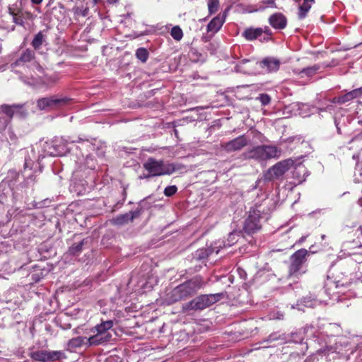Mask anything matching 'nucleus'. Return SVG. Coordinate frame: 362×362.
<instances>
[{
    "label": "nucleus",
    "instance_id": "nucleus-1",
    "mask_svg": "<svg viewBox=\"0 0 362 362\" xmlns=\"http://www.w3.org/2000/svg\"><path fill=\"white\" fill-rule=\"evenodd\" d=\"M204 281L201 276H196L178 285L168 293V301L174 303L185 300L194 296L203 286Z\"/></svg>",
    "mask_w": 362,
    "mask_h": 362
},
{
    "label": "nucleus",
    "instance_id": "nucleus-2",
    "mask_svg": "<svg viewBox=\"0 0 362 362\" xmlns=\"http://www.w3.org/2000/svg\"><path fill=\"white\" fill-rule=\"evenodd\" d=\"M281 151L273 145H259L245 151L242 156L245 159H252L257 162H264L272 158H279Z\"/></svg>",
    "mask_w": 362,
    "mask_h": 362
},
{
    "label": "nucleus",
    "instance_id": "nucleus-3",
    "mask_svg": "<svg viewBox=\"0 0 362 362\" xmlns=\"http://www.w3.org/2000/svg\"><path fill=\"white\" fill-rule=\"evenodd\" d=\"M223 296V293L200 295L184 304L182 308L185 311L203 310L221 300Z\"/></svg>",
    "mask_w": 362,
    "mask_h": 362
},
{
    "label": "nucleus",
    "instance_id": "nucleus-4",
    "mask_svg": "<svg viewBox=\"0 0 362 362\" xmlns=\"http://www.w3.org/2000/svg\"><path fill=\"white\" fill-rule=\"evenodd\" d=\"M295 162L291 158H288L278 162L257 180L255 187L259 186L262 182H267L281 177L294 165Z\"/></svg>",
    "mask_w": 362,
    "mask_h": 362
},
{
    "label": "nucleus",
    "instance_id": "nucleus-5",
    "mask_svg": "<svg viewBox=\"0 0 362 362\" xmlns=\"http://www.w3.org/2000/svg\"><path fill=\"white\" fill-rule=\"evenodd\" d=\"M308 252L305 249H300L290 257L291 264L288 267V277H298L306 272V257Z\"/></svg>",
    "mask_w": 362,
    "mask_h": 362
},
{
    "label": "nucleus",
    "instance_id": "nucleus-6",
    "mask_svg": "<svg viewBox=\"0 0 362 362\" xmlns=\"http://www.w3.org/2000/svg\"><path fill=\"white\" fill-rule=\"evenodd\" d=\"M71 99L66 96L52 95L37 100V107L40 110H51L64 107L69 104Z\"/></svg>",
    "mask_w": 362,
    "mask_h": 362
},
{
    "label": "nucleus",
    "instance_id": "nucleus-7",
    "mask_svg": "<svg viewBox=\"0 0 362 362\" xmlns=\"http://www.w3.org/2000/svg\"><path fill=\"white\" fill-rule=\"evenodd\" d=\"M143 166L148 173L147 177L170 175V171L167 168V163H165L163 160H157L151 157L144 163Z\"/></svg>",
    "mask_w": 362,
    "mask_h": 362
},
{
    "label": "nucleus",
    "instance_id": "nucleus-8",
    "mask_svg": "<svg viewBox=\"0 0 362 362\" xmlns=\"http://www.w3.org/2000/svg\"><path fill=\"white\" fill-rule=\"evenodd\" d=\"M0 114H5L8 117V119L0 117V122L3 120L4 122L3 127L4 129L10 122L14 115H16L20 117H25L28 112L24 108V105L23 104H4L0 105Z\"/></svg>",
    "mask_w": 362,
    "mask_h": 362
},
{
    "label": "nucleus",
    "instance_id": "nucleus-9",
    "mask_svg": "<svg viewBox=\"0 0 362 362\" xmlns=\"http://www.w3.org/2000/svg\"><path fill=\"white\" fill-rule=\"evenodd\" d=\"M260 218L261 216L259 211H251L247 218L245 221L244 230L245 233L250 235L258 232L262 228Z\"/></svg>",
    "mask_w": 362,
    "mask_h": 362
},
{
    "label": "nucleus",
    "instance_id": "nucleus-10",
    "mask_svg": "<svg viewBox=\"0 0 362 362\" xmlns=\"http://www.w3.org/2000/svg\"><path fill=\"white\" fill-rule=\"evenodd\" d=\"M145 200H142L139 202V207L134 211H131L128 213L120 214L112 220V222L115 225L122 226L132 221L134 219L140 216L143 212V204Z\"/></svg>",
    "mask_w": 362,
    "mask_h": 362
},
{
    "label": "nucleus",
    "instance_id": "nucleus-11",
    "mask_svg": "<svg viewBox=\"0 0 362 362\" xmlns=\"http://www.w3.org/2000/svg\"><path fill=\"white\" fill-rule=\"evenodd\" d=\"M250 143V139L245 135L239 136L231 141L222 144L223 148L228 153L240 151Z\"/></svg>",
    "mask_w": 362,
    "mask_h": 362
},
{
    "label": "nucleus",
    "instance_id": "nucleus-12",
    "mask_svg": "<svg viewBox=\"0 0 362 362\" xmlns=\"http://www.w3.org/2000/svg\"><path fill=\"white\" fill-rule=\"evenodd\" d=\"M257 66H259V62L255 59H243L235 66V69L239 72L251 74L255 73Z\"/></svg>",
    "mask_w": 362,
    "mask_h": 362
},
{
    "label": "nucleus",
    "instance_id": "nucleus-13",
    "mask_svg": "<svg viewBox=\"0 0 362 362\" xmlns=\"http://www.w3.org/2000/svg\"><path fill=\"white\" fill-rule=\"evenodd\" d=\"M269 25L276 30H283L287 25V18L281 13H274L268 19Z\"/></svg>",
    "mask_w": 362,
    "mask_h": 362
},
{
    "label": "nucleus",
    "instance_id": "nucleus-14",
    "mask_svg": "<svg viewBox=\"0 0 362 362\" xmlns=\"http://www.w3.org/2000/svg\"><path fill=\"white\" fill-rule=\"evenodd\" d=\"M83 141H89L88 138L85 136H78L74 139L69 136H62L59 141V144H57V146L59 147L62 146V150L58 152L57 156H63L68 151V148H66L68 144Z\"/></svg>",
    "mask_w": 362,
    "mask_h": 362
},
{
    "label": "nucleus",
    "instance_id": "nucleus-15",
    "mask_svg": "<svg viewBox=\"0 0 362 362\" xmlns=\"http://www.w3.org/2000/svg\"><path fill=\"white\" fill-rule=\"evenodd\" d=\"M112 337L111 334H103V333H97L87 337L88 338V347L98 346L105 343H107L110 341Z\"/></svg>",
    "mask_w": 362,
    "mask_h": 362
},
{
    "label": "nucleus",
    "instance_id": "nucleus-16",
    "mask_svg": "<svg viewBox=\"0 0 362 362\" xmlns=\"http://www.w3.org/2000/svg\"><path fill=\"white\" fill-rule=\"evenodd\" d=\"M35 59V52L30 49H26L21 54L20 57L11 64V66L15 68L20 66H23L28 62H31Z\"/></svg>",
    "mask_w": 362,
    "mask_h": 362
},
{
    "label": "nucleus",
    "instance_id": "nucleus-17",
    "mask_svg": "<svg viewBox=\"0 0 362 362\" xmlns=\"http://www.w3.org/2000/svg\"><path fill=\"white\" fill-rule=\"evenodd\" d=\"M280 61L272 57H267L259 62V67L267 68L269 72L277 71L279 69Z\"/></svg>",
    "mask_w": 362,
    "mask_h": 362
},
{
    "label": "nucleus",
    "instance_id": "nucleus-18",
    "mask_svg": "<svg viewBox=\"0 0 362 362\" xmlns=\"http://www.w3.org/2000/svg\"><path fill=\"white\" fill-rule=\"evenodd\" d=\"M226 16V14L224 13L222 16L218 15L214 17L207 25V31L214 33L218 32L225 22Z\"/></svg>",
    "mask_w": 362,
    "mask_h": 362
},
{
    "label": "nucleus",
    "instance_id": "nucleus-19",
    "mask_svg": "<svg viewBox=\"0 0 362 362\" xmlns=\"http://www.w3.org/2000/svg\"><path fill=\"white\" fill-rule=\"evenodd\" d=\"M319 69L320 66L315 64L314 66H308L302 69H295L293 70V71L296 75H299L301 77H303L304 76L307 77H311L317 72Z\"/></svg>",
    "mask_w": 362,
    "mask_h": 362
},
{
    "label": "nucleus",
    "instance_id": "nucleus-20",
    "mask_svg": "<svg viewBox=\"0 0 362 362\" xmlns=\"http://www.w3.org/2000/svg\"><path fill=\"white\" fill-rule=\"evenodd\" d=\"M214 252V248L211 247L199 249L193 254V259L197 261L204 260Z\"/></svg>",
    "mask_w": 362,
    "mask_h": 362
},
{
    "label": "nucleus",
    "instance_id": "nucleus-21",
    "mask_svg": "<svg viewBox=\"0 0 362 362\" xmlns=\"http://www.w3.org/2000/svg\"><path fill=\"white\" fill-rule=\"evenodd\" d=\"M69 349H77L83 346L88 347V338L85 337H77L71 339L67 342Z\"/></svg>",
    "mask_w": 362,
    "mask_h": 362
},
{
    "label": "nucleus",
    "instance_id": "nucleus-22",
    "mask_svg": "<svg viewBox=\"0 0 362 362\" xmlns=\"http://www.w3.org/2000/svg\"><path fill=\"white\" fill-rule=\"evenodd\" d=\"M263 33V29L261 28H247L243 33V36L247 40H254L259 37Z\"/></svg>",
    "mask_w": 362,
    "mask_h": 362
},
{
    "label": "nucleus",
    "instance_id": "nucleus-23",
    "mask_svg": "<svg viewBox=\"0 0 362 362\" xmlns=\"http://www.w3.org/2000/svg\"><path fill=\"white\" fill-rule=\"evenodd\" d=\"M97 162L91 155L86 156L84 162L79 165L80 170H93L95 169Z\"/></svg>",
    "mask_w": 362,
    "mask_h": 362
},
{
    "label": "nucleus",
    "instance_id": "nucleus-24",
    "mask_svg": "<svg viewBox=\"0 0 362 362\" xmlns=\"http://www.w3.org/2000/svg\"><path fill=\"white\" fill-rule=\"evenodd\" d=\"M315 2V0H303V4L299 6L298 11V18L303 19L307 16L308 12L311 8L312 4Z\"/></svg>",
    "mask_w": 362,
    "mask_h": 362
},
{
    "label": "nucleus",
    "instance_id": "nucleus-25",
    "mask_svg": "<svg viewBox=\"0 0 362 362\" xmlns=\"http://www.w3.org/2000/svg\"><path fill=\"white\" fill-rule=\"evenodd\" d=\"M361 95H362V88L353 90L351 91L340 96L341 102L342 104H344L348 101H350L356 98L359 97Z\"/></svg>",
    "mask_w": 362,
    "mask_h": 362
},
{
    "label": "nucleus",
    "instance_id": "nucleus-26",
    "mask_svg": "<svg viewBox=\"0 0 362 362\" xmlns=\"http://www.w3.org/2000/svg\"><path fill=\"white\" fill-rule=\"evenodd\" d=\"M113 326L112 320H107L101 322L100 325H96L94 327V330L96 331L97 333H103V334H110L108 331Z\"/></svg>",
    "mask_w": 362,
    "mask_h": 362
},
{
    "label": "nucleus",
    "instance_id": "nucleus-27",
    "mask_svg": "<svg viewBox=\"0 0 362 362\" xmlns=\"http://www.w3.org/2000/svg\"><path fill=\"white\" fill-rule=\"evenodd\" d=\"M47 362L54 361L65 358V354L62 351H46Z\"/></svg>",
    "mask_w": 362,
    "mask_h": 362
},
{
    "label": "nucleus",
    "instance_id": "nucleus-28",
    "mask_svg": "<svg viewBox=\"0 0 362 362\" xmlns=\"http://www.w3.org/2000/svg\"><path fill=\"white\" fill-rule=\"evenodd\" d=\"M45 42V35L42 31L38 32L31 42L32 46L35 50H38Z\"/></svg>",
    "mask_w": 362,
    "mask_h": 362
},
{
    "label": "nucleus",
    "instance_id": "nucleus-29",
    "mask_svg": "<svg viewBox=\"0 0 362 362\" xmlns=\"http://www.w3.org/2000/svg\"><path fill=\"white\" fill-rule=\"evenodd\" d=\"M87 243V240L86 239H83L81 241H80L79 243H74L70 247H69V253L72 255H79L82 250H83V246L85 243Z\"/></svg>",
    "mask_w": 362,
    "mask_h": 362
},
{
    "label": "nucleus",
    "instance_id": "nucleus-30",
    "mask_svg": "<svg viewBox=\"0 0 362 362\" xmlns=\"http://www.w3.org/2000/svg\"><path fill=\"white\" fill-rule=\"evenodd\" d=\"M306 169L304 165H298L295 170L293 171V177L296 178L298 180V183H301L305 181V177H301L300 175L302 173L305 174Z\"/></svg>",
    "mask_w": 362,
    "mask_h": 362
},
{
    "label": "nucleus",
    "instance_id": "nucleus-31",
    "mask_svg": "<svg viewBox=\"0 0 362 362\" xmlns=\"http://www.w3.org/2000/svg\"><path fill=\"white\" fill-rule=\"evenodd\" d=\"M46 351H37L30 354V356L33 360L42 362H47Z\"/></svg>",
    "mask_w": 362,
    "mask_h": 362
},
{
    "label": "nucleus",
    "instance_id": "nucleus-32",
    "mask_svg": "<svg viewBox=\"0 0 362 362\" xmlns=\"http://www.w3.org/2000/svg\"><path fill=\"white\" fill-rule=\"evenodd\" d=\"M316 304V300L313 298L311 296H306L299 300V303L297 305H303L308 308H313Z\"/></svg>",
    "mask_w": 362,
    "mask_h": 362
},
{
    "label": "nucleus",
    "instance_id": "nucleus-33",
    "mask_svg": "<svg viewBox=\"0 0 362 362\" xmlns=\"http://www.w3.org/2000/svg\"><path fill=\"white\" fill-rule=\"evenodd\" d=\"M277 340H281L284 343H287V341H288L287 337H286V335L284 334H279L276 332L271 334L265 341H269V342H272V341H275Z\"/></svg>",
    "mask_w": 362,
    "mask_h": 362
},
{
    "label": "nucleus",
    "instance_id": "nucleus-34",
    "mask_svg": "<svg viewBox=\"0 0 362 362\" xmlns=\"http://www.w3.org/2000/svg\"><path fill=\"white\" fill-rule=\"evenodd\" d=\"M136 56L142 62H146L148 58V52L146 49L141 47L136 51Z\"/></svg>",
    "mask_w": 362,
    "mask_h": 362
},
{
    "label": "nucleus",
    "instance_id": "nucleus-35",
    "mask_svg": "<svg viewBox=\"0 0 362 362\" xmlns=\"http://www.w3.org/2000/svg\"><path fill=\"white\" fill-rule=\"evenodd\" d=\"M170 35L172 37L177 40L180 41L183 37V32L182 29L179 26H174L170 31Z\"/></svg>",
    "mask_w": 362,
    "mask_h": 362
},
{
    "label": "nucleus",
    "instance_id": "nucleus-36",
    "mask_svg": "<svg viewBox=\"0 0 362 362\" xmlns=\"http://www.w3.org/2000/svg\"><path fill=\"white\" fill-rule=\"evenodd\" d=\"M209 13L211 15L216 13L219 7L218 0H208L207 3Z\"/></svg>",
    "mask_w": 362,
    "mask_h": 362
},
{
    "label": "nucleus",
    "instance_id": "nucleus-37",
    "mask_svg": "<svg viewBox=\"0 0 362 362\" xmlns=\"http://www.w3.org/2000/svg\"><path fill=\"white\" fill-rule=\"evenodd\" d=\"M167 168L170 171V175L176 171L185 169V166L182 164L167 163Z\"/></svg>",
    "mask_w": 362,
    "mask_h": 362
},
{
    "label": "nucleus",
    "instance_id": "nucleus-38",
    "mask_svg": "<svg viewBox=\"0 0 362 362\" xmlns=\"http://www.w3.org/2000/svg\"><path fill=\"white\" fill-rule=\"evenodd\" d=\"M24 14L21 13H18L15 16H13V22L21 26H24Z\"/></svg>",
    "mask_w": 362,
    "mask_h": 362
},
{
    "label": "nucleus",
    "instance_id": "nucleus-39",
    "mask_svg": "<svg viewBox=\"0 0 362 362\" xmlns=\"http://www.w3.org/2000/svg\"><path fill=\"white\" fill-rule=\"evenodd\" d=\"M262 4H265V6H259L257 11H264L267 7L276 8L275 0H262Z\"/></svg>",
    "mask_w": 362,
    "mask_h": 362
},
{
    "label": "nucleus",
    "instance_id": "nucleus-40",
    "mask_svg": "<svg viewBox=\"0 0 362 362\" xmlns=\"http://www.w3.org/2000/svg\"><path fill=\"white\" fill-rule=\"evenodd\" d=\"M177 191V188L175 185L168 186L164 189V194L166 197H171L174 195Z\"/></svg>",
    "mask_w": 362,
    "mask_h": 362
},
{
    "label": "nucleus",
    "instance_id": "nucleus-41",
    "mask_svg": "<svg viewBox=\"0 0 362 362\" xmlns=\"http://www.w3.org/2000/svg\"><path fill=\"white\" fill-rule=\"evenodd\" d=\"M8 13L11 16H15L18 13H21V9L18 7V5L16 4L10 5L8 7Z\"/></svg>",
    "mask_w": 362,
    "mask_h": 362
},
{
    "label": "nucleus",
    "instance_id": "nucleus-42",
    "mask_svg": "<svg viewBox=\"0 0 362 362\" xmlns=\"http://www.w3.org/2000/svg\"><path fill=\"white\" fill-rule=\"evenodd\" d=\"M258 99L262 105H267L271 102V98L267 94H261Z\"/></svg>",
    "mask_w": 362,
    "mask_h": 362
},
{
    "label": "nucleus",
    "instance_id": "nucleus-43",
    "mask_svg": "<svg viewBox=\"0 0 362 362\" xmlns=\"http://www.w3.org/2000/svg\"><path fill=\"white\" fill-rule=\"evenodd\" d=\"M291 337L292 339H287V342L300 343L303 341V337L298 336L297 333H291Z\"/></svg>",
    "mask_w": 362,
    "mask_h": 362
},
{
    "label": "nucleus",
    "instance_id": "nucleus-44",
    "mask_svg": "<svg viewBox=\"0 0 362 362\" xmlns=\"http://www.w3.org/2000/svg\"><path fill=\"white\" fill-rule=\"evenodd\" d=\"M262 29H263V33H264L267 35H272V30H270V28L268 26H265Z\"/></svg>",
    "mask_w": 362,
    "mask_h": 362
},
{
    "label": "nucleus",
    "instance_id": "nucleus-45",
    "mask_svg": "<svg viewBox=\"0 0 362 362\" xmlns=\"http://www.w3.org/2000/svg\"><path fill=\"white\" fill-rule=\"evenodd\" d=\"M332 103H339V104H342L341 102V97L339 96V97H335L332 99Z\"/></svg>",
    "mask_w": 362,
    "mask_h": 362
},
{
    "label": "nucleus",
    "instance_id": "nucleus-46",
    "mask_svg": "<svg viewBox=\"0 0 362 362\" xmlns=\"http://www.w3.org/2000/svg\"><path fill=\"white\" fill-rule=\"evenodd\" d=\"M360 139H362V132L354 136V138L353 139L354 141H357V140H360Z\"/></svg>",
    "mask_w": 362,
    "mask_h": 362
},
{
    "label": "nucleus",
    "instance_id": "nucleus-47",
    "mask_svg": "<svg viewBox=\"0 0 362 362\" xmlns=\"http://www.w3.org/2000/svg\"><path fill=\"white\" fill-rule=\"evenodd\" d=\"M24 14L26 16V17L28 18H33V14L30 12L26 11V12H25Z\"/></svg>",
    "mask_w": 362,
    "mask_h": 362
},
{
    "label": "nucleus",
    "instance_id": "nucleus-48",
    "mask_svg": "<svg viewBox=\"0 0 362 362\" xmlns=\"http://www.w3.org/2000/svg\"><path fill=\"white\" fill-rule=\"evenodd\" d=\"M31 1L34 4H40L42 3V0H31Z\"/></svg>",
    "mask_w": 362,
    "mask_h": 362
},
{
    "label": "nucleus",
    "instance_id": "nucleus-49",
    "mask_svg": "<svg viewBox=\"0 0 362 362\" xmlns=\"http://www.w3.org/2000/svg\"><path fill=\"white\" fill-rule=\"evenodd\" d=\"M107 1L108 4H116L118 1V0H107Z\"/></svg>",
    "mask_w": 362,
    "mask_h": 362
},
{
    "label": "nucleus",
    "instance_id": "nucleus-50",
    "mask_svg": "<svg viewBox=\"0 0 362 362\" xmlns=\"http://www.w3.org/2000/svg\"><path fill=\"white\" fill-rule=\"evenodd\" d=\"M235 235L234 233H230V235H229V237H230V238H231L232 240H233V239H234V236H235Z\"/></svg>",
    "mask_w": 362,
    "mask_h": 362
},
{
    "label": "nucleus",
    "instance_id": "nucleus-51",
    "mask_svg": "<svg viewBox=\"0 0 362 362\" xmlns=\"http://www.w3.org/2000/svg\"><path fill=\"white\" fill-rule=\"evenodd\" d=\"M93 1H94L95 4H98L100 1V0H93Z\"/></svg>",
    "mask_w": 362,
    "mask_h": 362
},
{
    "label": "nucleus",
    "instance_id": "nucleus-52",
    "mask_svg": "<svg viewBox=\"0 0 362 362\" xmlns=\"http://www.w3.org/2000/svg\"><path fill=\"white\" fill-rule=\"evenodd\" d=\"M143 177H144V178H150L151 177H147V175H144Z\"/></svg>",
    "mask_w": 362,
    "mask_h": 362
},
{
    "label": "nucleus",
    "instance_id": "nucleus-53",
    "mask_svg": "<svg viewBox=\"0 0 362 362\" xmlns=\"http://www.w3.org/2000/svg\"><path fill=\"white\" fill-rule=\"evenodd\" d=\"M337 131L339 134H341L340 129L339 127H337Z\"/></svg>",
    "mask_w": 362,
    "mask_h": 362
},
{
    "label": "nucleus",
    "instance_id": "nucleus-54",
    "mask_svg": "<svg viewBox=\"0 0 362 362\" xmlns=\"http://www.w3.org/2000/svg\"><path fill=\"white\" fill-rule=\"evenodd\" d=\"M305 237H302L301 239H300V241H303L305 240Z\"/></svg>",
    "mask_w": 362,
    "mask_h": 362
},
{
    "label": "nucleus",
    "instance_id": "nucleus-55",
    "mask_svg": "<svg viewBox=\"0 0 362 362\" xmlns=\"http://www.w3.org/2000/svg\"><path fill=\"white\" fill-rule=\"evenodd\" d=\"M325 235H322V239H324V238H325Z\"/></svg>",
    "mask_w": 362,
    "mask_h": 362
}]
</instances>
